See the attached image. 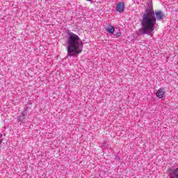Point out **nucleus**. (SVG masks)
Masks as SVG:
<instances>
[{
  "instance_id": "nucleus-4",
  "label": "nucleus",
  "mask_w": 178,
  "mask_h": 178,
  "mask_svg": "<svg viewBox=\"0 0 178 178\" xmlns=\"http://www.w3.org/2000/svg\"><path fill=\"white\" fill-rule=\"evenodd\" d=\"M115 10H117V12H119V13H123V12H124V3L119 2L117 4Z\"/></svg>"
},
{
  "instance_id": "nucleus-6",
  "label": "nucleus",
  "mask_w": 178,
  "mask_h": 178,
  "mask_svg": "<svg viewBox=\"0 0 178 178\" xmlns=\"http://www.w3.org/2000/svg\"><path fill=\"white\" fill-rule=\"evenodd\" d=\"M106 31L110 34H113V33H115V27L109 24L108 28L106 29Z\"/></svg>"
},
{
  "instance_id": "nucleus-7",
  "label": "nucleus",
  "mask_w": 178,
  "mask_h": 178,
  "mask_svg": "<svg viewBox=\"0 0 178 178\" xmlns=\"http://www.w3.org/2000/svg\"><path fill=\"white\" fill-rule=\"evenodd\" d=\"M24 119H26V113H24V111H23L22 115L18 116V120L19 122H23Z\"/></svg>"
},
{
  "instance_id": "nucleus-3",
  "label": "nucleus",
  "mask_w": 178,
  "mask_h": 178,
  "mask_svg": "<svg viewBox=\"0 0 178 178\" xmlns=\"http://www.w3.org/2000/svg\"><path fill=\"white\" fill-rule=\"evenodd\" d=\"M168 172L170 175V178H178V168L175 169L169 168Z\"/></svg>"
},
{
  "instance_id": "nucleus-5",
  "label": "nucleus",
  "mask_w": 178,
  "mask_h": 178,
  "mask_svg": "<svg viewBox=\"0 0 178 178\" xmlns=\"http://www.w3.org/2000/svg\"><path fill=\"white\" fill-rule=\"evenodd\" d=\"M156 95L157 98H163L165 97V91H163V89L160 88L158 90Z\"/></svg>"
},
{
  "instance_id": "nucleus-1",
  "label": "nucleus",
  "mask_w": 178,
  "mask_h": 178,
  "mask_svg": "<svg viewBox=\"0 0 178 178\" xmlns=\"http://www.w3.org/2000/svg\"><path fill=\"white\" fill-rule=\"evenodd\" d=\"M165 19V14L161 10H156L154 12V9L147 8L142 14L141 26L136 31L137 35H144L147 34L152 37L154 35V30L156 26V20L161 22Z\"/></svg>"
},
{
  "instance_id": "nucleus-2",
  "label": "nucleus",
  "mask_w": 178,
  "mask_h": 178,
  "mask_svg": "<svg viewBox=\"0 0 178 178\" xmlns=\"http://www.w3.org/2000/svg\"><path fill=\"white\" fill-rule=\"evenodd\" d=\"M67 56L72 58L83 52V42L80 37L73 32H68L67 40Z\"/></svg>"
},
{
  "instance_id": "nucleus-9",
  "label": "nucleus",
  "mask_w": 178,
  "mask_h": 178,
  "mask_svg": "<svg viewBox=\"0 0 178 178\" xmlns=\"http://www.w3.org/2000/svg\"><path fill=\"white\" fill-rule=\"evenodd\" d=\"M86 1H91V0H86Z\"/></svg>"
},
{
  "instance_id": "nucleus-8",
  "label": "nucleus",
  "mask_w": 178,
  "mask_h": 178,
  "mask_svg": "<svg viewBox=\"0 0 178 178\" xmlns=\"http://www.w3.org/2000/svg\"><path fill=\"white\" fill-rule=\"evenodd\" d=\"M121 35H122V33H120V32H118L116 33V37H120Z\"/></svg>"
}]
</instances>
